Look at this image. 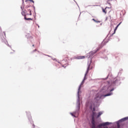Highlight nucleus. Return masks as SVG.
I'll return each mask as SVG.
<instances>
[{
    "label": "nucleus",
    "mask_w": 128,
    "mask_h": 128,
    "mask_svg": "<svg viewBox=\"0 0 128 128\" xmlns=\"http://www.w3.org/2000/svg\"><path fill=\"white\" fill-rule=\"evenodd\" d=\"M28 12H22V14L24 16V18L26 20H32V18H28V16H32V10L30 9H28Z\"/></svg>",
    "instance_id": "nucleus-1"
},
{
    "label": "nucleus",
    "mask_w": 128,
    "mask_h": 128,
    "mask_svg": "<svg viewBox=\"0 0 128 128\" xmlns=\"http://www.w3.org/2000/svg\"><path fill=\"white\" fill-rule=\"evenodd\" d=\"M112 93H108L106 94L105 95H102V94L98 93L96 94V97L94 98V100L95 102H98L100 98H102L103 97H106V96H112Z\"/></svg>",
    "instance_id": "nucleus-2"
},
{
    "label": "nucleus",
    "mask_w": 128,
    "mask_h": 128,
    "mask_svg": "<svg viewBox=\"0 0 128 128\" xmlns=\"http://www.w3.org/2000/svg\"><path fill=\"white\" fill-rule=\"evenodd\" d=\"M96 108H93L92 110V125H91V128H96V121H94V116H96Z\"/></svg>",
    "instance_id": "nucleus-3"
},
{
    "label": "nucleus",
    "mask_w": 128,
    "mask_h": 128,
    "mask_svg": "<svg viewBox=\"0 0 128 128\" xmlns=\"http://www.w3.org/2000/svg\"><path fill=\"white\" fill-rule=\"evenodd\" d=\"M102 12L105 14H106V13L108 12H110V8L108 7H106L105 8H102Z\"/></svg>",
    "instance_id": "nucleus-4"
},
{
    "label": "nucleus",
    "mask_w": 128,
    "mask_h": 128,
    "mask_svg": "<svg viewBox=\"0 0 128 128\" xmlns=\"http://www.w3.org/2000/svg\"><path fill=\"white\" fill-rule=\"evenodd\" d=\"M90 64H92V60H90V64L88 66L86 74H85V76H86V75L88 74V71L90 70H92V66H90Z\"/></svg>",
    "instance_id": "nucleus-5"
},
{
    "label": "nucleus",
    "mask_w": 128,
    "mask_h": 128,
    "mask_svg": "<svg viewBox=\"0 0 128 128\" xmlns=\"http://www.w3.org/2000/svg\"><path fill=\"white\" fill-rule=\"evenodd\" d=\"M84 56H78L76 58L77 60H83V58H85Z\"/></svg>",
    "instance_id": "nucleus-6"
},
{
    "label": "nucleus",
    "mask_w": 128,
    "mask_h": 128,
    "mask_svg": "<svg viewBox=\"0 0 128 128\" xmlns=\"http://www.w3.org/2000/svg\"><path fill=\"white\" fill-rule=\"evenodd\" d=\"M120 23L115 28L114 30V32L112 34V36L114 34H116V30H118V26H120Z\"/></svg>",
    "instance_id": "nucleus-7"
},
{
    "label": "nucleus",
    "mask_w": 128,
    "mask_h": 128,
    "mask_svg": "<svg viewBox=\"0 0 128 128\" xmlns=\"http://www.w3.org/2000/svg\"><path fill=\"white\" fill-rule=\"evenodd\" d=\"M128 120V116L124 118L121 120L122 122H124V120Z\"/></svg>",
    "instance_id": "nucleus-8"
},
{
    "label": "nucleus",
    "mask_w": 128,
    "mask_h": 128,
    "mask_svg": "<svg viewBox=\"0 0 128 128\" xmlns=\"http://www.w3.org/2000/svg\"><path fill=\"white\" fill-rule=\"evenodd\" d=\"M108 124H110V122H108L103 123V126H108Z\"/></svg>",
    "instance_id": "nucleus-9"
},
{
    "label": "nucleus",
    "mask_w": 128,
    "mask_h": 128,
    "mask_svg": "<svg viewBox=\"0 0 128 128\" xmlns=\"http://www.w3.org/2000/svg\"><path fill=\"white\" fill-rule=\"evenodd\" d=\"M2 42H5V44L8 43V41L6 40V38H4V39H2Z\"/></svg>",
    "instance_id": "nucleus-10"
},
{
    "label": "nucleus",
    "mask_w": 128,
    "mask_h": 128,
    "mask_svg": "<svg viewBox=\"0 0 128 128\" xmlns=\"http://www.w3.org/2000/svg\"><path fill=\"white\" fill-rule=\"evenodd\" d=\"M102 114V112H99L98 113V115L97 116V118H100Z\"/></svg>",
    "instance_id": "nucleus-11"
},
{
    "label": "nucleus",
    "mask_w": 128,
    "mask_h": 128,
    "mask_svg": "<svg viewBox=\"0 0 128 128\" xmlns=\"http://www.w3.org/2000/svg\"><path fill=\"white\" fill-rule=\"evenodd\" d=\"M76 114V112H74L73 113H71L70 114L72 115V116L76 117V116H74Z\"/></svg>",
    "instance_id": "nucleus-12"
},
{
    "label": "nucleus",
    "mask_w": 128,
    "mask_h": 128,
    "mask_svg": "<svg viewBox=\"0 0 128 128\" xmlns=\"http://www.w3.org/2000/svg\"><path fill=\"white\" fill-rule=\"evenodd\" d=\"M92 20H94V22H100V21H97L94 18H92Z\"/></svg>",
    "instance_id": "nucleus-13"
},
{
    "label": "nucleus",
    "mask_w": 128,
    "mask_h": 128,
    "mask_svg": "<svg viewBox=\"0 0 128 128\" xmlns=\"http://www.w3.org/2000/svg\"><path fill=\"white\" fill-rule=\"evenodd\" d=\"M117 128H120V123L117 124Z\"/></svg>",
    "instance_id": "nucleus-14"
},
{
    "label": "nucleus",
    "mask_w": 128,
    "mask_h": 128,
    "mask_svg": "<svg viewBox=\"0 0 128 128\" xmlns=\"http://www.w3.org/2000/svg\"><path fill=\"white\" fill-rule=\"evenodd\" d=\"M30 0V2H33V4L34 3V0Z\"/></svg>",
    "instance_id": "nucleus-15"
},
{
    "label": "nucleus",
    "mask_w": 128,
    "mask_h": 128,
    "mask_svg": "<svg viewBox=\"0 0 128 128\" xmlns=\"http://www.w3.org/2000/svg\"><path fill=\"white\" fill-rule=\"evenodd\" d=\"M80 86H79L78 94L80 92Z\"/></svg>",
    "instance_id": "nucleus-16"
},
{
    "label": "nucleus",
    "mask_w": 128,
    "mask_h": 128,
    "mask_svg": "<svg viewBox=\"0 0 128 128\" xmlns=\"http://www.w3.org/2000/svg\"><path fill=\"white\" fill-rule=\"evenodd\" d=\"M117 82V80H116L114 82V84H116Z\"/></svg>",
    "instance_id": "nucleus-17"
},
{
    "label": "nucleus",
    "mask_w": 128,
    "mask_h": 128,
    "mask_svg": "<svg viewBox=\"0 0 128 128\" xmlns=\"http://www.w3.org/2000/svg\"><path fill=\"white\" fill-rule=\"evenodd\" d=\"M114 90V88H112V89L110 90V92H112Z\"/></svg>",
    "instance_id": "nucleus-18"
},
{
    "label": "nucleus",
    "mask_w": 128,
    "mask_h": 128,
    "mask_svg": "<svg viewBox=\"0 0 128 128\" xmlns=\"http://www.w3.org/2000/svg\"><path fill=\"white\" fill-rule=\"evenodd\" d=\"M98 50H100V48H97V50L96 52H98Z\"/></svg>",
    "instance_id": "nucleus-19"
},
{
    "label": "nucleus",
    "mask_w": 128,
    "mask_h": 128,
    "mask_svg": "<svg viewBox=\"0 0 128 128\" xmlns=\"http://www.w3.org/2000/svg\"><path fill=\"white\" fill-rule=\"evenodd\" d=\"M4 36H6V32H4Z\"/></svg>",
    "instance_id": "nucleus-20"
},
{
    "label": "nucleus",
    "mask_w": 128,
    "mask_h": 128,
    "mask_svg": "<svg viewBox=\"0 0 128 128\" xmlns=\"http://www.w3.org/2000/svg\"><path fill=\"white\" fill-rule=\"evenodd\" d=\"M36 50H34V52H36Z\"/></svg>",
    "instance_id": "nucleus-21"
},
{
    "label": "nucleus",
    "mask_w": 128,
    "mask_h": 128,
    "mask_svg": "<svg viewBox=\"0 0 128 128\" xmlns=\"http://www.w3.org/2000/svg\"><path fill=\"white\" fill-rule=\"evenodd\" d=\"M21 8H22V7L21 6Z\"/></svg>",
    "instance_id": "nucleus-22"
},
{
    "label": "nucleus",
    "mask_w": 128,
    "mask_h": 128,
    "mask_svg": "<svg viewBox=\"0 0 128 128\" xmlns=\"http://www.w3.org/2000/svg\"><path fill=\"white\" fill-rule=\"evenodd\" d=\"M32 46H34V44H33V45H32Z\"/></svg>",
    "instance_id": "nucleus-23"
}]
</instances>
